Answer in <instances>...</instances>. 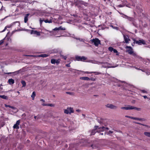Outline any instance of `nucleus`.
Listing matches in <instances>:
<instances>
[{"label":"nucleus","instance_id":"1","mask_svg":"<svg viewBox=\"0 0 150 150\" xmlns=\"http://www.w3.org/2000/svg\"><path fill=\"white\" fill-rule=\"evenodd\" d=\"M125 48L127 49V52L129 54L132 55L134 57H138L136 54L133 51V49L131 47L127 46Z\"/></svg>","mask_w":150,"mask_h":150},{"label":"nucleus","instance_id":"2","mask_svg":"<svg viewBox=\"0 0 150 150\" xmlns=\"http://www.w3.org/2000/svg\"><path fill=\"white\" fill-rule=\"evenodd\" d=\"M96 129V132L99 133L101 132L107 131L109 130L108 127H99L98 126H95Z\"/></svg>","mask_w":150,"mask_h":150},{"label":"nucleus","instance_id":"3","mask_svg":"<svg viewBox=\"0 0 150 150\" xmlns=\"http://www.w3.org/2000/svg\"><path fill=\"white\" fill-rule=\"evenodd\" d=\"M91 41L96 46H98L100 44V41L97 38H95L91 40Z\"/></svg>","mask_w":150,"mask_h":150},{"label":"nucleus","instance_id":"4","mask_svg":"<svg viewBox=\"0 0 150 150\" xmlns=\"http://www.w3.org/2000/svg\"><path fill=\"white\" fill-rule=\"evenodd\" d=\"M135 110L137 111H140L141 110V109L139 108H137L133 106L128 105L126 106V110Z\"/></svg>","mask_w":150,"mask_h":150},{"label":"nucleus","instance_id":"5","mask_svg":"<svg viewBox=\"0 0 150 150\" xmlns=\"http://www.w3.org/2000/svg\"><path fill=\"white\" fill-rule=\"evenodd\" d=\"M64 112L66 114H71V113L74 112L73 109L71 108H68L67 109L64 110Z\"/></svg>","mask_w":150,"mask_h":150},{"label":"nucleus","instance_id":"6","mask_svg":"<svg viewBox=\"0 0 150 150\" xmlns=\"http://www.w3.org/2000/svg\"><path fill=\"white\" fill-rule=\"evenodd\" d=\"M76 59L78 61H84L86 60L87 58L84 56H76L75 57Z\"/></svg>","mask_w":150,"mask_h":150},{"label":"nucleus","instance_id":"7","mask_svg":"<svg viewBox=\"0 0 150 150\" xmlns=\"http://www.w3.org/2000/svg\"><path fill=\"white\" fill-rule=\"evenodd\" d=\"M16 23L17 24L18 26H19L20 25V23L19 22L16 21L14 22H13L10 25H7L6 26V29L7 28H11L12 26H14V25Z\"/></svg>","mask_w":150,"mask_h":150},{"label":"nucleus","instance_id":"8","mask_svg":"<svg viewBox=\"0 0 150 150\" xmlns=\"http://www.w3.org/2000/svg\"><path fill=\"white\" fill-rule=\"evenodd\" d=\"M136 43L138 44L139 45H141L142 44L143 45L146 44L145 41L143 40H137L135 42Z\"/></svg>","mask_w":150,"mask_h":150},{"label":"nucleus","instance_id":"9","mask_svg":"<svg viewBox=\"0 0 150 150\" xmlns=\"http://www.w3.org/2000/svg\"><path fill=\"white\" fill-rule=\"evenodd\" d=\"M107 107L111 109H115L117 108V107L112 104H108L106 105Z\"/></svg>","mask_w":150,"mask_h":150},{"label":"nucleus","instance_id":"10","mask_svg":"<svg viewBox=\"0 0 150 150\" xmlns=\"http://www.w3.org/2000/svg\"><path fill=\"white\" fill-rule=\"evenodd\" d=\"M117 66H110V64L108 63L107 62H106L104 64V65H103V67L104 68H115L116 67H117Z\"/></svg>","mask_w":150,"mask_h":150},{"label":"nucleus","instance_id":"11","mask_svg":"<svg viewBox=\"0 0 150 150\" xmlns=\"http://www.w3.org/2000/svg\"><path fill=\"white\" fill-rule=\"evenodd\" d=\"M20 121L18 120L16 121V123L13 126L14 129H18L19 128V125L20 124Z\"/></svg>","mask_w":150,"mask_h":150},{"label":"nucleus","instance_id":"12","mask_svg":"<svg viewBox=\"0 0 150 150\" xmlns=\"http://www.w3.org/2000/svg\"><path fill=\"white\" fill-rule=\"evenodd\" d=\"M31 34H35L37 36H40V33L37 30H31L30 32Z\"/></svg>","mask_w":150,"mask_h":150},{"label":"nucleus","instance_id":"13","mask_svg":"<svg viewBox=\"0 0 150 150\" xmlns=\"http://www.w3.org/2000/svg\"><path fill=\"white\" fill-rule=\"evenodd\" d=\"M124 38L125 42L127 43H129L130 40L128 36L127 35H124Z\"/></svg>","mask_w":150,"mask_h":150},{"label":"nucleus","instance_id":"14","mask_svg":"<svg viewBox=\"0 0 150 150\" xmlns=\"http://www.w3.org/2000/svg\"><path fill=\"white\" fill-rule=\"evenodd\" d=\"M126 117L130 118L132 119H133L135 120H138L140 121H142L143 120V119L142 118H137V117H130L129 116H126Z\"/></svg>","mask_w":150,"mask_h":150},{"label":"nucleus","instance_id":"15","mask_svg":"<svg viewBox=\"0 0 150 150\" xmlns=\"http://www.w3.org/2000/svg\"><path fill=\"white\" fill-rule=\"evenodd\" d=\"M65 30V28H62L61 26H60L58 28H55L53 29V30Z\"/></svg>","mask_w":150,"mask_h":150},{"label":"nucleus","instance_id":"16","mask_svg":"<svg viewBox=\"0 0 150 150\" xmlns=\"http://www.w3.org/2000/svg\"><path fill=\"white\" fill-rule=\"evenodd\" d=\"M29 15V13H28L26 14L24 17V22L26 23L28 20V17Z\"/></svg>","mask_w":150,"mask_h":150},{"label":"nucleus","instance_id":"17","mask_svg":"<svg viewBox=\"0 0 150 150\" xmlns=\"http://www.w3.org/2000/svg\"><path fill=\"white\" fill-rule=\"evenodd\" d=\"M54 31V30H53L52 31H47L49 32V33H50V35H56L57 32H55Z\"/></svg>","mask_w":150,"mask_h":150},{"label":"nucleus","instance_id":"18","mask_svg":"<svg viewBox=\"0 0 150 150\" xmlns=\"http://www.w3.org/2000/svg\"><path fill=\"white\" fill-rule=\"evenodd\" d=\"M8 82L10 85H12L14 83V80L12 79H9L8 80Z\"/></svg>","mask_w":150,"mask_h":150},{"label":"nucleus","instance_id":"19","mask_svg":"<svg viewBox=\"0 0 150 150\" xmlns=\"http://www.w3.org/2000/svg\"><path fill=\"white\" fill-rule=\"evenodd\" d=\"M80 79L82 80L87 81H88L90 80V79L89 78L87 77H81L80 78Z\"/></svg>","mask_w":150,"mask_h":150},{"label":"nucleus","instance_id":"20","mask_svg":"<svg viewBox=\"0 0 150 150\" xmlns=\"http://www.w3.org/2000/svg\"><path fill=\"white\" fill-rule=\"evenodd\" d=\"M36 96V93L35 91H33L31 96V97H32L33 100H34L35 97Z\"/></svg>","mask_w":150,"mask_h":150},{"label":"nucleus","instance_id":"21","mask_svg":"<svg viewBox=\"0 0 150 150\" xmlns=\"http://www.w3.org/2000/svg\"><path fill=\"white\" fill-rule=\"evenodd\" d=\"M44 21L45 23H52V20L51 19L48 20V19H46Z\"/></svg>","mask_w":150,"mask_h":150},{"label":"nucleus","instance_id":"22","mask_svg":"<svg viewBox=\"0 0 150 150\" xmlns=\"http://www.w3.org/2000/svg\"><path fill=\"white\" fill-rule=\"evenodd\" d=\"M144 134L146 136L150 137V132H145Z\"/></svg>","mask_w":150,"mask_h":150},{"label":"nucleus","instance_id":"23","mask_svg":"<svg viewBox=\"0 0 150 150\" xmlns=\"http://www.w3.org/2000/svg\"><path fill=\"white\" fill-rule=\"evenodd\" d=\"M0 97L4 99H7L8 97L5 95H0Z\"/></svg>","mask_w":150,"mask_h":150},{"label":"nucleus","instance_id":"24","mask_svg":"<svg viewBox=\"0 0 150 150\" xmlns=\"http://www.w3.org/2000/svg\"><path fill=\"white\" fill-rule=\"evenodd\" d=\"M96 132V129L95 128V127L94 129L91 132V134L94 135Z\"/></svg>","mask_w":150,"mask_h":150},{"label":"nucleus","instance_id":"25","mask_svg":"<svg viewBox=\"0 0 150 150\" xmlns=\"http://www.w3.org/2000/svg\"><path fill=\"white\" fill-rule=\"evenodd\" d=\"M21 83L23 85V87H25L26 86V83L25 81H22L21 82Z\"/></svg>","mask_w":150,"mask_h":150},{"label":"nucleus","instance_id":"26","mask_svg":"<svg viewBox=\"0 0 150 150\" xmlns=\"http://www.w3.org/2000/svg\"><path fill=\"white\" fill-rule=\"evenodd\" d=\"M120 14L122 15V17L123 18H127V17L128 16H127V15H125L122 13H120Z\"/></svg>","mask_w":150,"mask_h":150},{"label":"nucleus","instance_id":"27","mask_svg":"<svg viewBox=\"0 0 150 150\" xmlns=\"http://www.w3.org/2000/svg\"><path fill=\"white\" fill-rule=\"evenodd\" d=\"M39 56H40V57H47L48 56V55L47 54H42L40 55Z\"/></svg>","mask_w":150,"mask_h":150},{"label":"nucleus","instance_id":"28","mask_svg":"<svg viewBox=\"0 0 150 150\" xmlns=\"http://www.w3.org/2000/svg\"><path fill=\"white\" fill-rule=\"evenodd\" d=\"M51 62L52 64H54L55 63L56 60L54 59H52L51 60Z\"/></svg>","mask_w":150,"mask_h":150},{"label":"nucleus","instance_id":"29","mask_svg":"<svg viewBox=\"0 0 150 150\" xmlns=\"http://www.w3.org/2000/svg\"><path fill=\"white\" fill-rule=\"evenodd\" d=\"M110 26L112 27L113 29H116V30H118V28L117 27H114L112 25H110Z\"/></svg>","mask_w":150,"mask_h":150},{"label":"nucleus","instance_id":"30","mask_svg":"<svg viewBox=\"0 0 150 150\" xmlns=\"http://www.w3.org/2000/svg\"><path fill=\"white\" fill-rule=\"evenodd\" d=\"M19 71H15V72H13L12 73H11V72L8 73H7V74H11V73H14L15 74H17L19 73Z\"/></svg>","mask_w":150,"mask_h":150},{"label":"nucleus","instance_id":"31","mask_svg":"<svg viewBox=\"0 0 150 150\" xmlns=\"http://www.w3.org/2000/svg\"><path fill=\"white\" fill-rule=\"evenodd\" d=\"M127 19L130 21H132L133 20V18H132L129 16H128Z\"/></svg>","mask_w":150,"mask_h":150},{"label":"nucleus","instance_id":"32","mask_svg":"<svg viewBox=\"0 0 150 150\" xmlns=\"http://www.w3.org/2000/svg\"><path fill=\"white\" fill-rule=\"evenodd\" d=\"M114 49L112 47H109L108 48L110 52H112Z\"/></svg>","mask_w":150,"mask_h":150},{"label":"nucleus","instance_id":"33","mask_svg":"<svg viewBox=\"0 0 150 150\" xmlns=\"http://www.w3.org/2000/svg\"><path fill=\"white\" fill-rule=\"evenodd\" d=\"M92 73H94L95 75H99L101 74V73L97 72H92Z\"/></svg>","mask_w":150,"mask_h":150},{"label":"nucleus","instance_id":"34","mask_svg":"<svg viewBox=\"0 0 150 150\" xmlns=\"http://www.w3.org/2000/svg\"><path fill=\"white\" fill-rule=\"evenodd\" d=\"M113 52L115 53H117L116 55H118V53L117 51L115 49H114L113 50Z\"/></svg>","mask_w":150,"mask_h":150},{"label":"nucleus","instance_id":"35","mask_svg":"<svg viewBox=\"0 0 150 150\" xmlns=\"http://www.w3.org/2000/svg\"><path fill=\"white\" fill-rule=\"evenodd\" d=\"M47 106L54 107V105L52 104H47Z\"/></svg>","mask_w":150,"mask_h":150},{"label":"nucleus","instance_id":"36","mask_svg":"<svg viewBox=\"0 0 150 150\" xmlns=\"http://www.w3.org/2000/svg\"><path fill=\"white\" fill-rule=\"evenodd\" d=\"M141 92L142 93H148L147 91L145 90H142L141 91Z\"/></svg>","mask_w":150,"mask_h":150},{"label":"nucleus","instance_id":"37","mask_svg":"<svg viewBox=\"0 0 150 150\" xmlns=\"http://www.w3.org/2000/svg\"><path fill=\"white\" fill-rule=\"evenodd\" d=\"M78 39L80 41H82V42H84L85 41V40L84 39H81V38H79Z\"/></svg>","mask_w":150,"mask_h":150},{"label":"nucleus","instance_id":"38","mask_svg":"<svg viewBox=\"0 0 150 150\" xmlns=\"http://www.w3.org/2000/svg\"><path fill=\"white\" fill-rule=\"evenodd\" d=\"M44 21L43 19H40V24H42V23L43 21Z\"/></svg>","mask_w":150,"mask_h":150},{"label":"nucleus","instance_id":"39","mask_svg":"<svg viewBox=\"0 0 150 150\" xmlns=\"http://www.w3.org/2000/svg\"><path fill=\"white\" fill-rule=\"evenodd\" d=\"M60 62V59H58L56 61L55 63H56L57 64H58Z\"/></svg>","mask_w":150,"mask_h":150},{"label":"nucleus","instance_id":"40","mask_svg":"<svg viewBox=\"0 0 150 150\" xmlns=\"http://www.w3.org/2000/svg\"><path fill=\"white\" fill-rule=\"evenodd\" d=\"M10 108H12L14 110H15V109L17 110L15 107H14L12 106H11ZM16 111H17V110Z\"/></svg>","mask_w":150,"mask_h":150},{"label":"nucleus","instance_id":"41","mask_svg":"<svg viewBox=\"0 0 150 150\" xmlns=\"http://www.w3.org/2000/svg\"><path fill=\"white\" fill-rule=\"evenodd\" d=\"M9 16H10V15H9ZM9 16H6V17H5L4 18H3V19H1L0 20V21H3L4 19H5V18H6L7 17H8Z\"/></svg>","mask_w":150,"mask_h":150},{"label":"nucleus","instance_id":"42","mask_svg":"<svg viewBox=\"0 0 150 150\" xmlns=\"http://www.w3.org/2000/svg\"><path fill=\"white\" fill-rule=\"evenodd\" d=\"M57 52V51L56 50H53V52H52V53H56Z\"/></svg>","mask_w":150,"mask_h":150},{"label":"nucleus","instance_id":"43","mask_svg":"<svg viewBox=\"0 0 150 150\" xmlns=\"http://www.w3.org/2000/svg\"><path fill=\"white\" fill-rule=\"evenodd\" d=\"M4 39L0 41V45L3 43L4 42Z\"/></svg>","mask_w":150,"mask_h":150},{"label":"nucleus","instance_id":"44","mask_svg":"<svg viewBox=\"0 0 150 150\" xmlns=\"http://www.w3.org/2000/svg\"><path fill=\"white\" fill-rule=\"evenodd\" d=\"M5 105V107H9V108H10V107H11V106H10V105H6V104H5V105Z\"/></svg>","mask_w":150,"mask_h":150},{"label":"nucleus","instance_id":"45","mask_svg":"<svg viewBox=\"0 0 150 150\" xmlns=\"http://www.w3.org/2000/svg\"><path fill=\"white\" fill-rule=\"evenodd\" d=\"M118 6L119 7H122L124 6V5L120 4V5H119Z\"/></svg>","mask_w":150,"mask_h":150},{"label":"nucleus","instance_id":"46","mask_svg":"<svg viewBox=\"0 0 150 150\" xmlns=\"http://www.w3.org/2000/svg\"><path fill=\"white\" fill-rule=\"evenodd\" d=\"M121 108L122 109L126 110V106L122 107Z\"/></svg>","mask_w":150,"mask_h":150},{"label":"nucleus","instance_id":"47","mask_svg":"<svg viewBox=\"0 0 150 150\" xmlns=\"http://www.w3.org/2000/svg\"><path fill=\"white\" fill-rule=\"evenodd\" d=\"M85 73H86L87 74H91L92 73V72H88V71H85Z\"/></svg>","mask_w":150,"mask_h":150},{"label":"nucleus","instance_id":"48","mask_svg":"<svg viewBox=\"0 0 150 150\" xmlns=\"http://www.w3.org/2000/svg\"><path fill=\"white\" fill-rule=\"evenodd\" d=\"M8 41L9 42H11V39L10 38H8Z\"/></svg>","mask_w":150,"mask_h":150},{"label":"nucleus","instance_id":"49","mask_svg":"<svg viewBox=\"0 0 150 150\" xmlns=\"http://www.w3.org/2000/svg\"><path fill=\"white\" fill-rule=\"evenodd\" d=\"M14 26H15V27H16L17 28H18L20 26H18L17 24H16V23L14 25Z\"/></svg>","mask_w":150,"mask_h":150},{"label":"nucleus","instance_id":"50","mask_svg":"<svg viewBox=\"0 0 150 150\" xmlns=\"http://www.w3.org/2000/svg\"><path fill=\"white\" fill-rule=\"evenodd\" d=\"M62 57L64 58V59L65 60H66L67 58V57L66 56H62Z\"/></svg>","mask_w":150,"mask_h":150},{"label":"nucleus","instance_id":"51","mask_svg":"<svg viewBox=\"0 0 150 150\" xmlns=\"http://www.w3.org/2000/svg\"><path fill=\"white\" fill-rule=\"evenodd\" d=\"M113 133V132L111 131H109V132L107 134H109L110 133Z\"/></svg>","mask_w":150,"mask_h":150},{"label":"nucleus","instance_id":"52","mask_svg":"<svg viewBox=\"0 0 150 150\" xmlns=\"http://www.w3.org/2000/svg\"><path fill=\"white\" fill-rule=\"evenodd\" d=\"M42 105L43 106H47V104L43 103Z\"/></svg>","mask_w":150,"mask_h":150},{"label":"nucleus","instance_id":"53","mask_svg":"<svg viewBox=\"0 0 150 150\" xmlns=\"http://www.w3.org/2000/svg\"><path fill=\"white\" fill-rule=\"evenodd\" d=\"M6 27H5L4 29V30H3L2 31V32H4V31H5V30H6Z\"/></svg>","mask_w":150,"mask_h":150},{"label":"nucleus","instance_id":"54","mask_svg":"<svg viewBox=\"0 0 150 150\" xmlns=\"http://www.w3.org/2000/svg\"><path fill=\"white\" fill-rule=\"evenodd\" d=\"M17 31V30H14V31H13L12 32V34H13V33H15L16 31Z\"/></svg>","mask_w":150,"mask_h":150},{"label":"nucleus","instance_id":"55","mask_svg":"<svg viewBox=\"0 0 150 150\" xmlns=\"http://www.w3.org/2000/svg\"><path fill=\"white\" fill-rule=\"evenodd\" d=\"M66 66L68 67H70V65L69 64H66Z\"/></svg>","mask_w":150,"mask_h":150},{"label":"nucleus","instance_id":"56","mask_svg":"<svg viewBox=\"0 0 150 150\" xmlns=\"http://www.w3.org/2000/svg\"><path fill=\"white\" fill-rule=\"evenodd\" d=\"M143 97L144 98H145V99H146V98H147V97L146 96H143Z\"/></svg>","mask_w":150,"mask_h":150},{"label":"nucleus","instance_id":"57","mask_svg":"<svg viewBox=\"0 0 150 150\" xmlns=\"http://www.w3.org/2000/svg\"><path fill=\"white\" fill-rule=\"evenodd\" d=\"M25 56H30V57H34L35 56H33V55H25Z\"/></svg>","mask_w":150,"mask_h":150},{"label":"nucleus","instance_id":"58","mask_svg":"<svg viewBox=\"0 0 150 150\" xmlns=\"http://www.w3.org/2000/svg\"><path fill=\"white\" fill-rule=\"evenodd\" d=\"M40 101H42L43 102H45V100H44L43 99H41L40 100Z\"/></svg>","mask_w":150,"mask_h":150},{"label":"nucleus","instance_id":"59","mask_svg":"<svg viewBox=\"0 0 150 150\" xmlns=\"http://www.w3.org/2000/svg\"><path fill=\"white\" fill-rule=\"evenodd\" d=\"M136 69H137V70H141V69H139V68H136ZM141 70L142 71H143L141 69Z\"/></svg>","mask_w":150,"mask_h":150},{"label":"nucleus","instance_id":"60","mask_svg":"<svg viewBox=\"0 0 150 150\" xmlns=\"http://www.w3.org/2000/svg\"><path fill=\"white\" fill-rule=\"evenodd\" d=\"M67 94H71V92H67Z\"/></svg>","mask_w":150,"mask_h":150},{"label":"nucleus","instance_id":"61","mask_svg":"<svg viewBox=\"0 0 150 150\" xmlns=\"http://www.w3.org/2000/svg\"><path fill=\"white\" fill-rule=\"evenodd\" d=\"M91 147H92L93 148H94V147L93 146V145H91Z\"/></svg>","mask_w":150,"mask_h":150},{"label":"nucleus","instance_id":"62","mask_svg":"<svg viewBox=\"0 0 150 150\" xmlns=\"http://www.w3.org/2000/svg\"><path fill=\"white\" fill-rule=\"evenodd\" d=\"M100 134L101 135H103V133H100Z\"/></svg>","mask_w":150,"mask_h":150},{"label":"nucleus","instance_id":"63","mask_svg":"<svg viewBox=\"0 0 150 150\" xmlns=\"http://www.w3.org/2000/svg\"><path fill=\"white\" fill-rule=\"evenodd\" d=\"M36 117H36V116H35V117H34V118H35V119H36Z\"/></svg>","mask_w":150,"mask_h":150},{"label":"nucleus","instance_id":"64","mask_svg":"<svg viewBox=\"0 0 150 150\" xmlns=\"http://www.w3.org/2000/svg\"><path fill=\"white\" fill-rule=\"evenodd\" d=\"M0 88L1 89L0 90H1L2 89V88Z\"/></svg>","mask_w":150,"mask_h":150}]
</instances>
